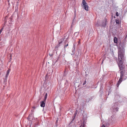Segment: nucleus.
Segmentation results:
<instances>
[{"instance_id": "nucleus-15", "label": "nucleus", "mask_w": 127, "mask_h": 127, "mask_svg": "<svg viewBox=\"0 0 127 127\" xmlns=\"http://www.w3.org/2000/svg\"><path fill=\"white\" fill-rule=\"evenodd\" d=\"M83 125V126L82 127H84V125L83 124H81V127Z\"/></svg>"}, {"instance_id": "nucleus-1", "label": "nucleus", "mask_w": 127, "mask_h": 127, "mask_svg": "<svg viewBox=\"0 0 127 127\" xmlns=\"http://www.w3.org/2000/svg\"><path fill=\"white\" fill-rule=\"evenodd\" d=\"M118 65L120 70L124 69L125 66L123 65L122 61H124V52L123 51L120 50L118 52Z\"/></svg>"}, {"instance_id": "nucleus-4", "label": "nucleus", "mask_w": 127, "mask_h": 127, "mask_svg": "<svg viewBox=\"0 0 127 127\" xmlns=\"http://www.w3.org/2000/svg\"><path fill=\"white\" fill-rule=\"evenodd\" d=\"M44 101H42L40 102V106L42 107H45V103Z\"/></svg>"}, {"instance_id": "nucleus-12", "label": "nucleus", "mask_w": 127, "mask_h": 127, "mask_svg": "<svg viewBox=\"0 0 127 127\" xmlns=\"http://www.w3.org/2000/svg\"><path fill=\"white\" fill-rule=\"evenodd\" d=\"M116 15L117 16H119V13L118 12H117L116 13Z\"/></svg>"}, {"instance_id": "nucleus-5", "label": "nucleus", "mask_w": 127, "mask_h": 127, "mask_svg": "<svg viewBox=\"0 0 127 127\" xmlns=\"http://www.w3.org/2000/svg\"><path fill=\"white\" fill-rule=\"evenodd\" d=\"M64 39V38H61V39L59 40L58 42L59 44H61L62 42H63Z\"/></svg>"}, {"instance_id": "nucleus-19", "label": "nucleus", "mask_w": 127, "mask_h": 127, "mask_svg": "<svg viewBox=\"0 0 127 127\" xmlns=\"http://www.w3.org/2000/svg\"><path fill=\"white\" fill-rule=\"evenodd\" d=\"M36 107L35 106H33L32 107V108H33L34 109H35V108Z\"/></svg>"}, {"instance_id": "nucleus-13", "label": "nucleus", "mask_w": 127, "mask_h": 127, "mask_svg": "<svg viewBox=\"0 0 127 127\" xmlns=\"http://www.w3.org/2000/svg\"><path fill=\"white\" fill-rule=\"evenodd\" d=\"M68 43L67 44L65 45L64 46V48H65L67 46H68Z\"/></svg>"}, {"instance_id": "nucleus-6", "label": "nucleus", "mask_w": 127, "mask_h": 127, "mask_svg": "<svg viewBox=\"0 0 127 127\" xmlns=\"http://www.w3.org/2000/svg\"><path fill=\"white\" fill-rule=\"evenodd\" d=\"M106 20L105 19V20L103 22L102 25V26L103 27H105L106 25Z\"/></svg>"}, {"instance_id": "nucleus-20", "label": "nucleus", "mask_w": 127, "mask_h": 127, "mask_svg": "<svg viewBox=\"0 0 127 127\" xmlns=\"http://www.w3.org/2000/svg\"><path fill=\"white\" fill-rule=\"evenodd\" d=\"M32 112H34V110H32Z\"/></svg>"}, {"instance_id": "nucleus-16", "label": "nucleus", "mask_w": 127, "mask_h": 127, "mask_svg": "<svg viewBox=\"0 0 127 127\" xmlns=\"http://www.w3.org/2000/svg\"><path fill=\"white\" fill-rule=\"evenodd\" d=\"M101 127H105V126L103 124L101 126Z\"/></svg>"}, {"instance_id": "nucleus-9", "label": "nucleus", "mask_w": 127, "mask_h": 127, "mask_svg": "<svg viewBox=\"0 0 127 127\" xmlns=\"http://www.w3.org/2000/svg\"><path fill=\"white\" fill-rule=\"evenodd\" d=\"M116 23L117 24H119L120 23V21L118 19H116Z\"/></svg>"}, {"instance_id": "nucleus-10", "label": "nucleus", "mask_w": 127, "mask_h": 127, "mask_svg": "<svg viewBox=\"0 0 127 127\" xmlns=\"http://www.w3.org/2000/svg\"><path fill=\"white\" fill-rule=\"evenodd\" d=\"M60 46V44L58 43V44L55 47V49H58V47H59Z\"/></svg>"}, {"instance_id": "nucleus-7", "label": "nucleus", "mask_w": 127, "mask_h": 127, "mask_svg": "<svg viewBox=\"0 0 127 127\" xmlns=\"http://www.w3.org/2000/svg\"><path fill=\"white\" fill-rule=\"evenodd\" d=\"M118 39L116 37H115L114 38V42L115 43H117V42Z\"/></svg>"}, {"instance_id": "nucleus-3", "label": "nucleus", "mask_w": 127, "mask_h": 127, "mask_svg": "<svg viewBox=\"0 0 127 127\" xmlns=\"http://www.w3.org/2000/svg\"><path fill=\"white\" fill-rule=\"evenodd\" d=\"M83 6H84V9H85L86 11L88 10V6L87 5V3L85 2V0H82V2Z\"/></svg>"}, {"instance_id": "nucleus-2", "label": "nucleus", "mask_w": 127, "mask_h": 127, "mask_svg": "<svg viewBox=\"0 0 127 127\" xmlns=\"http://www.w3.org/2000/svg\"><path fill=\"white\" fill-rule=\"evenodd\" d=\"M125 72L126 70H123L121 71L120 77L119 81L118 82L117 85V87H119V85L122 82V79L124 75V73Z\"/></svg>"}, {"instance_id": "nucleus-11", "label": "nucleus", "mask_w": 127, "mask_h": 127, "mask_svg": "<svg viewBox=\"0 0 127 127\" xmlns=\"http://www.w3.org/2000/svg\"><path fill=\"white\" fill-rule=\"evenodd\" d=\"M10 71V69L8 70H7V74H7V75L9 74Z\"/></svg>"}, {"instance_id": "nucleus-17", "label": "nucleus", "mask_w": 127, "mask_h": 127, "mask_svg": "<svg viewBox=\"0 0 127 127\" xmlns=\"http://www.w3.org/2000/svg\"><path fill=\"white\" fill-rule=\"evenodd\" d=\"M9 75H7V74H6V75L5 77L6 78H7L8 76Z\"/></svg>"}, {"instance_id": "nucleus-21", "label": "nucleus", "mask_w": 127, "mask_h": 127, "mask_svg": "<svg viewBox=\"0 0 127 127\" xmlns=\"http://www.w3.org/2000/svg\"><path fill=\"white\" fill-rule=\"evenodd\" d=\"M30 117V115H29V117H28V118L29 117Z\"/></svg>"}, {"instance_id": "nucleus-18", "label": "nucleus", "mask_w": 127, "mask_h": 127, "mask_svg": "<svg viewBox=\"0 0 127 127\" xmlns=\"http://www.w3.org/2000/svg\"><path fill=\"white\" fill-rule=\"evenodd\" d=\"M118 108H116V110L117 111H118Z\"/></svg>"}, {"instance_id": "nucleus-8", "label": "nucleus", "mask_w": 127, "mask_h": 127, "mask_svg": "<svg viewBox=\"0 0 127 127\" xmlns=\"http://www.w3.org/2000/svg\"><path fill=\"white\" fill-rule=\"evenodd\" d=\"M47 93H46L45 95V96H44V101H45L47 98Z\"/></svg>"}, {"instance_id": "nucleus-14", "label": "nucleus", "mask_w": 127, "mask_h": 127, "mask_svg": "<svg viewBox=\"0 0 127 127\" xmlns=\"http://www.w3.org/2000/svg\"><path fill=\"white\" fill-rule=\"evenodd\" d=\"M86 83V81H84V82L83 83V85H84Z\"/></svg>"}]
</instances>
